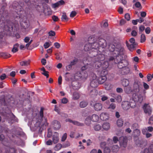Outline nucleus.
<instances>
[{"label": "nucleus", "instance_id": "obj_63", "mask_svg": "<svg viewBox=\"0 0 153 153\" xmlns=\"http://www.w3.org/2000/svg\"><path fill=\"white\" fill-rule=\"evenodd\" d=\"M48 34L50 36H53L55 35V33L53 31L51 30L49 32Z\"/></svg>", "mask_w": 153, "mask_h": 153}, {"label": "nucleus", "instance_id": "obj_52", "mask_svg": "<svg viewBox=\"0 0 153 153\" xmlns=\"http://www.w3.org/2000/svg\"><path fill=\"white\" fill-rule=\"evenodd\" d=\"M30 25V24L29 23H27V22H25L23 25V27L25 29H27L29 27Z\"/></svg>", "mask_w": 153, "mask_h": 153}, {"label": "nucleus", "instance_id": "obj_9", "mask_svg": "<svg viewBox=\"0 0 153 153\" xmlns=\"http://www.w3.org/2000/svg\"><path fill=\"white\" fill-rule=\"evenodd\" d=\"M27 5L29 9L31 8L34 5V4L38 0H22Z\"/></svg>", "mask_w": 153, "mask_h": 153}, {"label": "nucleus", "instance_id": "obj_18", "mask_svg": "<svg viewBox=\"0 0 153 153\" xmlns=\"http://www.w3.org/2000/svg\"><path fill=\"white\" fill-rule=\"evenodd\" d=\"M76 74L79 75V76L83 79H86L88 76V74L87 72H84L82 71L81 73L77 72Z\"/></svg>", "mask_w": 153, "mask_h": 153}, {"label": "nucleus", "instance_id": "obj_47", "mask_svg": "<svg viewBox=\"0 0 153 153\" xmlns=\"http://www.w3.org/2000/svg\"><path fill=\"white\" fill-rule=\"evenodd\" d=\"M105 88L106 90H109L111 88V85L110 83H105Z\"/></svg>", "mask_w": 153, "mask_h": 153}, {"label": "nucleus", "instance_id": "obj_48", "mask_svg": "<svg viewBox=\"0 0 153 153\" xmlns=\"http://www.w3.org/2000/svg\"><path fill=\"white\" fill-rule=\"evenodd\" d=\"M140 134V130L137 129H134V137H138Z\"/></svg>", "mask_w": 153, "mask_h": 153}, {"label": "nucleus", "instance_id": "obj_34", "mask_svg": "<svg viewBox=\"0 0 153 153\" xmlns=\"http://www.w3.org/2000/svg\"><path fill=\"white\" fill-rule=\"evenodd\" d=\"M102 128L104 129L107 130H108L110 128V124L107 122L104 123L102 125Z\"/></svg>", "mask_w": 153, "mask_h": 153}, {"label": "nucleus", "instance_id": "obj_40", "mask_svg": "<svg viewBox=\"0 0 153 153\" xmlns=\"http://www.w3.org/2000/svg\"><path fill=\"white\" fill-rule=\"evenodd\" d=\"M134 6L135 7L138 8L139 10H141L142 9V7L141 3L139 1L136 2L134 3Z\"/></svg>", "mask_w": 153, "mask_h": 153}, {"label": "nucleus", "instance_id": "obj_58", "mask_svg": "<svg viewBox=\"0 0 153 153\" xmlns=\"http://www.w3.org/2000/svg\"><path fill=\"white\" fill-rule=\"evenodd\" d=\"M101 97V100L102 101H104L107 100L108 98V97L105 95L102 96Z\"/></svg>", "mask_w": 153, "mask_h": 153}, {"label": "nucleus", "instance_id": "obj_46", "mask_svg": "<svg viewBox=\"0 0 153 153\" xmlns=\"http://www.w3.org/2000/svg\"><path fill=\"white\" fill-rule=\"evenodd\" d=\"M78 61L77 58H75L73 61L71 62L70 64L72 66L75 65Z\"/></svg>", "mask_w": 153, "mask_h": 153}, {"label": "nucleus", "instance_id": "obj_53", "mask_svg": "<svg viewBox=\"0 0 153 153\" xmlns=\"http://www.w3.org/2000/svg\"><path fill=\"white\" fill-rule=\"evenodd\" d=\"M143 141L142 140H137L135 141V143L136 145L138 146H141V145L143 143Z\"/></svg>", "mask_w": 153, "mask_h": 153}, {"label": "nucleus", "instance_id": "obj_59", "mask_svg": "<svg viewBox=\"0 0 153 153\" xmlns=\"http://www.w3.org/2000/svg\"><path fill=\"white\" fill-rule=\"evenodd\" d=\"M115 99L118 102H120L122 101L121 97L120 95H118L116 97Z\"/></svg>", "mask_w": 153, "mask_h": 153}, {"label": "nucleus", "instance_id": "obj_37", "mask_svg": "<svg viewBox=\"0 0 153 153\" xmlns=\"http://www.w3.org/2000/svg\"><path fill=\"white\" fill-rule=\"evenodd\" d=\"M88 104V102L87 101H83L80 102L79 106L81 108H84L86 107Z\"/></svg>", "mask_w": 153, "mask_h": 153}, {"label": "nucleus", "instance_id": "obj_44", "mask_svg": "<svg viewBox=\"0 0 153 153\" xmlns=\"http://www.w3.org/2000/svg\"><path fill=\"white\" fill-rule=\"evenodd\" d=\"M0 103L2 105H6V103L5 98L4 97H0Z\"/></svg>", "mask_w": 153, "mask_h": 153}, {"label": "nucleus", "instance_id": "obj_41", "mask_svg": "<svg viewBox=\"0 0 153 153\" xmlns=\"http://www.w3.org/2000/svg\"><path fill=\"white\" fill-rule=\"evenodd\" d=\"M30 61H22L20 62V65L22 66H26L29 64Z\"/></svg>", "mask_w": 153, "mask_h": 153}, {"label": "nucleus", "instance_id": "obj_33", "mask_svg": "<svg viewBox=\"0 0 153 153\" xmlns=\"http://www.w3.org/2000/svg\"><path fill=\"white\" fill-rule=\"evenodd\" d=\"M91 117V120L94 122H97L99 119V117L98 115L96 114H93Z\"/></svg>", "mask_w": 153, "mask_h": 153}, {"label": "nucleus", "instance_id": "obj_10", "mask_svg": "<svg viewBox=\"0 0 153 153\" xmlns=\"http://www.w3.org/2000/svg\"><path fill=\"white\" fill-rule=\"evenodd\" d=\"M51 125L55 130L59 129L61 126L60 123L56 120L53 121L52 122Z\"/></svg>", "mask_w": 153, "mask_h": 153}, {"label": "nucleus", "instance_id": "obj_39", "mask_svg": "<svg viewBox=\"0 0 153 153\" xmlns=\"http://www.w3.org/2000/svg\"><path fill=\"white\" fill-rule=\"evenodd\" d=\"M122 83L123 86L126 87L129 85V81L128 79H124L122 81Z\"/></svg>", "mask_w": 153, "mask_h": 153}, {"label": "nucleus", "instance_id": "obj_31", "mask_svg": "<svg viewBox=\"0 0 153 153\" xmlns=\"http://www.w3.org/2000/svg\"><path fill=\"white\" fill-rule=\"evenodd\" d=\"M10 54L7 53L2 52L0 53V56L4 58H7L11 56Z\"/></svg>", "mask_w": 153, "mask_h": 153}, {"label": "nucleus", "instance_id": "obj_36", "mask_svg": "<svg viewBox=\"0 0 153 153\" xmlns=\"http://www.w3.org/2000/svg\"><path fill=\"white\" fill-rule=\"evenodd\" d=\"M124 121L122 119H118L117 121V124L119 127H122Z\"/></svg>", "mask_w": 153, "mask_h": 153}, {"label": "nucleus", "instance_id": "obj_20", "mask_svg": "<svg viewBox=\"0 0 153 153\" xmlns=\"http://www.w3.org/2000/svg\"><path fill=\"white\" fill-rule=\"evenodd\" d=\"M107 79L106 76H100L98 77L97 80L100 84H102L104 83Z\"/></svg>", "mask_w": 153, "mask_h": 153}, {"label": "nucleus", "instance_id": "obj_3", "mask_svg": "<svg viewBox=\"0 0 153 153\" xmlns=\"http://www.w3.org/2000/svg\"><path fill=\"white\" fill-rule=\"evenodd\" d=\"M105 59V56L104 54L100 53L98 54L94 59L95 68L96 69L99 68L101 66V61H103Z\"/></svg>", "mask_w": 153, "mask_h": 153}, {"label": "nucleus", "instance_id": "obj_2", "mask_svg": "<svg viewBox=\"0 0 153 153\" xmlns=\"http://www.w3.org/2000/svg\"><path fill=\"white\" fill-rule=\"evenodd\" d=\"M142 85L140 82H134V92L137 93H134V94H135L134 96V102H137L140 103L142 102L143 97L139 93L140 91L142 90Z\"/></svg>", "mask_w": 153, "mask_h": 153}, {"label": "nucleus", "instance_id": "obj_38", "mask_svg": "<svg viewBox=\"0 0 153 153\" xmlns=\"http://www.w3.org/2000/svg\"><path fill=\"white\" fill-rule=\"evenodd\" d=\"M19 47V45L18 43H16L14 45L13 48L12 50V51L13 53H15L18 50V47Z\"/></svg>", "mask_w": 153, "mask_h": 153}, {"label": "nucleus", "instance_id": "obj_60", "mask_svg": "<svg viewBox=\"0 0 153 153\" xmlns=\"http://www.w3.org/2000/svg\"><path fill=\"white\" fill-rule=\"evenodd\" d=\"M67 138V134L64 133L62 137L61 140L62 141H64Z\"/></svg>", "mask_w": 153, "mask_h": 153}, {"label": "nucleus", "instance_id": "obj_54", "mask_svg": "<svg viewBox=\"0 0 153 153\" xmlns=\"http://www.w3.org/2000/svg\"><path fill=\"white\" fill-rule=\"evenodd\" d=\"M148 123L149 125H153V115L149 118Z\"/></svg>", "mask_w": 153, "mask_h": 153}, {"label": "nucleus", "instance_id": "obj_55", "mask_svg": "<svg viewBox=\"0 0 153 153\" xmlns=\"http://www.w3.org/2000/svg\"><path fill=\"white\" fill-rule=\"evenodd\" d=\"M110 149L108 147H105L104 149V153H110Z\"/></svg>", "mask_w": 153, "mask_h": 153}, {"label": "nucleus", "instance_id": "obj_61", "mask_svg": "<svg viewBox=\"0 0 153 153\" xmlns=\"http://www.w3.org/2000/svg\"><path fill=\"white\" fill-rule=\"evenodd\" d=\"M61 102L63 104H66L68 102V100L66 98H64L62 99Z\"/></svg>", "mask_w": 153, "mask_h": 153}, {"label": "nucleus", "instance_id": "obj_27", "mask_svg": "<svg viewBox=\"0 0 153 153\" xmlns=\"http://www.w3.org/2000/svg\"><path fill=\"white\" fill-rule=\"evenodd\" d=\"M109 66L108 62L107 61H104L102 64L101 63V66L99 68L107 69Z\"/></svg>", "mask_w": 153, "mask_h": 153}, {"label": "nucleus", "instance_id": "obj_49", "mask_svg": "<svg viewBox=\"0 0 153 153\" xmlns=\"http://www.w3.org/2000/svg\"><path fill=\"white\" fill-rule=\"evenodd\" d=\"M62 147L61 144L58 143L54 147V149L56 151H58L61 149Z\"/></svg>", "mask_w": 153, "mask_h": 153}, {"label": "nucleus", "instance_id": "obj_14", "mask_svg": "<svg viewBox=\"0 0 153 153\" xmlns=\"http://www.w3.org/2000/svg\"><path fill=\"white\" fill-rule=\"evenodd\" d=\"M98 53L97 50L92 49L90 51L89 56L91 58H92V60L93 61L94 59L97 55Z\"/></svg>", "mask_w": 153, "mask_h": 153}, {"label": "nucleus", "instance_id": "obj_57", "mask_svg": "<svg viewBox=\"0 0 153 153\" xmlns=\"http://www.w3.org/2000/svg\"><path fill=\"white\" fill-rule=\"evenodd\" d=\"M76 12L75 11H72L70 14V17L73 18L76 15Z\"/></svg>", "mask_w": 153, "mask_h": 153}, {"label": "nucleus", "instance_id": "obj_32", "mask_svg": "<svg viewBox=\"0 0 153 153\" xmlns=\"http://www.w3.org/2000/svg\"><path fill=\"white\" fill-rule=\"evenodd\" d=\"M91 121L92 120L91 117L88 116L85 119V123L86 125L89 126L91 124Z\"/></svg>", "mask_w": 153, "mask_h": 153}, {"label": "nucleus", "instance_id": "obj_11", "mask_svg": "<svg viewBox=\"0 0 153 153\" xmlns=\"http://www.w3.org/2000/svg\"><path fill=\"white\" fill-rule=\"evenodd\" d=\"M66 122H69L70 123H71L74 125L79 126H84V124L83 123H81L75 120H72L67 118L65 120Z\"/></svg>", "mask_w": 153, "mask_h": 153}, {"label": "nucleus", "instance_id": "obj_17", "mask_svg": "<svg viewBox=\"0 0 153 153\" xmlns=\"http://www.w3.org/2000/svg\"><path fill=\"white\" fill-rule=\"evenodd\" d=\"M59 134L57 132H55L53 135L52 140L54 144L57 143L59 141Z\"/></svg>", "mask_w": 153, "mask_h": 153}, {"label": "nucleus", "instance_id": "obj_6", "mask_svg": "<svg viewBox=\"0 0 153 153\" xmlns=\"http://www.w3.org/2000/svg\"><path fill=\"white\" fill-rule=\"evenodd\" d=\"M13 6L14 9H15L17 12H21L24 10L25 7L24 2L19 1V3L15 1L13 4Z\"/></svg>", "mask_w": 153, "mask_h": 153}, {"label": "nucleus", "instance_id": "obj_19", "mask_svg": "<svg viewBox=\"0 0 153 153\" xmlns=\"http://www.w3.org/2000/svg\"><path fill=\"white\" fill-rule=\"evenodd\" d=\"M94 109L95 111H99L102 108V105L100 103H97L93 105Z\"/></svg>", "mask_w": 153, "mask_h": 153}, {"label": "nucleus", "instance_id": "obj_21", "mask_svg": "<svg viewBox=\"0 0 153 153\" xmlns=\"http://www.w3.org/2000/svg\"><path fill=\"white\" fill-rule=\"evenodd\" d=\"M153 153V145H150L148 148L145 149L143 151V153Z\"/></svg>", "mask_w": 153, "mask_h": 153}, {"label": "nucleus", "instance_id": "obj_5", "mask_svg": "<svg viewBox=\"0 0 153 153\" xmlns=\"http://www.w3.org/2000/svg\"><path fill=\"white\" fill-rule=\"evenodd\" d=\"M97 41L100 46V47H99V52L101 53L105 51V48L107 45L106 40L100 38Z\"/></svg>", "mask_w": 153, "mask_h": 153}, {"label": "nucleus", "instance_id": "obj_64", "mask_svg": "<svg viewBox=\"0 0 153 153\" xmlns=\"http://www.w3.org/2000/svg\"><path fill=\"white\" fill-rule=\"evenodd\" d=\"M50 44L48 42H46L44 45V46L45 49L48 48L50 46Z\"/></svg>", "mask_w": 153, "mask_h": 153}, {"label": "nucleus", "instance_id": "obj_25", "mask_svg": "<svg viewBox=\"0 0 153 153\" xmlns=\"http://www.w3.org/2000/svg\"><path fill=\"white\" fill-rule=\"evenodd\" d=\"M84 49L86 51H89L92 50V47L91 42H88L85 44L84 47Z\"/></svg>", "mask_w": 153, "mask_h": 153}, {"label": "nucleus", "instance_id": "obj_43", "mask_svg": "<svg viewBox=\"0 0 153 153\" xmlns=\"http://www.w3.org/2000/svg\"><path fill=\"white\" fill-rule=\"evenodd\" d=\"M144 21L143 19L140 17L139 19H137L136 20H134V25H136L137 24V22L141 23Z\"/></svg>", "mask_w": 153, "mask_h": 153}, {"label": "nucleus", "instance_id": "obj_51", "mask_svg": "<svg viewBox=\"0 0 153 153\" xmlns=\"http://www.w3.org/2000/svg\"><path fill=\"white\" fill-rule=\"evenodd\" d=\"M146 40V38L144 34H142L140 36V42L143 43L145 42Z\"/></svg>", "mask_w": 153, "mask_h": 153}, {"label": "nucleus", "instance_id": "obj_26", "mask_svg": "<svg viewBox=\"0 0 153 153\" xmlns=\"http://www.w3.org/2000/svg\"><path fill=\"white\" fill-rule=\"evenodd\" d=\"M2 151L0 149V153H2ZM3 153H16V150L15 148H10L5 150V152Z\"/></svg>", "mask_w": 153, "mask_h": 153}, {"label": "nucleus", "instance_id": "obj_29", "mask_svg": "<svg viewBox=\"0 0 153 153\" xmlns=\"http://www.w3.org/2000/svg\"><path fill=\"white\" fill-rule=\"evenodd\" d=\"M65 2L63 0L58 1L56 3L53 4V7L56 8L58 7L59 6L64 4Z\"/></svg>", "mask_w": 153, "mask_h": 153}, {"label": "nucleus", "instance_id": "obj_4", "mask_svg": "<svg viewBox=\"0 0 153 153\" xmlns=\"http://www.w3.org/2000/svg\"><path fill=\"white\" fill-rule=\"evenodd\" d=\"M132 101H134V98L133 97L131 99H130V102L127 101H123L122 103V107L125 110H127L130 107L133 108L134 106L133 105H132Z\"/></svg>", "mask_w": 153, "mask_h": 153}, {"label": "nucleus", "instance_id": "obj_12", "mask_svg": "<svg viewBox=\"0 0 153 153\" xmlns=\"http://www.w3.org/2000/svg\"><path fill=\"white\" fill-rule=\"evenodd\" d=\"M119 72L122 75H126L130 72V69L127 66L122 68L119 70Z\"/></svg>", "mask_w": 153, "mask_h": 153}, {"label": "nucleus", "instance_id": "obj_42", "mask_svg": "<svg viewBox=\"0 0 153 153\" xmlns=\"http://www.w3.org/2000/svg\"><path fill=\"white\" fill-rule=\"evenodd\" d=\"M61 19L62 21H67L68 20V19L65 13H63V15L62 16Z\"/></svg>", "mask_w": 153, "mask_h": 153}, {"label": "nucleus", "instance_id": "obj_16", "mask_svg": "<svg viewBox=\"0 0 153 153\" xmlns=\"http://www.w3.org/2000/svg\"><path fill=\"white\" fill-rule=\"evenodd\" d=\"M98 74L100 76H106V75L108 74V70L107 69H104L99 68L98 69Z\"/></svg>", "mask_w": 153, "mask_h": 153}, {"label": "nucleus", "instance_id": "obj_22", "mask_svg": "<svg viewBox=\"0 0 153 153\" xmlns=\"http://www.w3.org/2000/svg\"><path fill=\"white\" fill-rule=\"evenodd\" d=\"M98 82L96 79H93L91 82L90 85L93 88L97 87L98 84Z\"/></svg>", "mask_w": 153, "mask_h": 153}, {"label": "nucleus", "instance_id": "obj_56", "mask_svg": "<svg viewBox=\"0 0 153 153\" xmlns=\"http://www.w3.org/2000/svg\"><path fill=\"white\" fill-rule=\"evenodd\" d=\"M116 108V105L114 103H111V104L108 108L109 109H114Z\"/></svg>", "mask_w": 153, "mask_h": 153}, {"label": "nucleus", "instance_id": "obj_30", "mask_svg": "<svg viewBox=\"0 0 153 153\" xmlns=\"http://www.w3.org/2000/svg\"><path fill=\"white\" fill-rule=\"evenodd\" d=\"M125 92L127 94H130L133 92V90L131 89V86L129 85L128 86H126L124 89Z\"/></svg>", "mask_w": 153, "mask_h": 153}, {"label": "nucleus", "instance_id": "obj_13", "mask_svg": "<svg viewBox=\"0 0 153 153\" xmlns=\"http://www.w3.org/2000/svg\"><path fill=\"white\" fill-rule=\"evenodd\" d=\"M119 143L121 147L125 148L127 145V140L124 137H120L119 140Z\"/></svg>", "mask_w": 153, "mask_h": 153}, {"label": "nucleus", "instance_id": "obj_50", "mask_svg": "<svg viewBox=\"0 0 153 153\" xmlns=\"http://www.w3.org/2000/svg\"><path fill=\"white\" fill-rule=\"evenodd\" d=\"M94 128L95 130L96 131H98L101 129V126L99 124H97L94 126Z\"/></svg>", "mask_w": 153, "mask_h": 153}, {"label": "nucleus", "instance_id": "obj_28", "mask_svg": "<svg viewBox=\"0 0 153 153\" xmlns=\"http://www.w3.org/2000/svg\"><path fill=\"white\" fill-rule=\"evenodd\" d=\"M92 49L97 50L99 51V47L100 46L97 41L94 42L93 43H91Z\"/></svg>", "mask_w": 153, "mask_h": 153}, {"label": "nucleus", "instance_id": "obj_1", "mask_svg": "<svg viewBox=\"0 0 153 153\" xmlns=\"http://www.w3.org/2000/svg\"><path fill=\"white\" fill-rule=\"evenodd\" d=\"M108 50L113 52V54L116 56L115 60V63L117 64V66L120 69L128 66V62L125 59L126 56L124 54L125 51L123 46L119 43L110 44L108 46Z\"/></svg>", "mask_w": 153, "mask_h": 153}, {"label": "nucleus", "instance_id": "obj_45", "mask_svg": "<svg viewBox=\"0 0 153 153\" xmlns=\"http://www.w3.org/2000/svg\"><path fill=\"white\" fill-rule=\"evenodd\" d=\"M109 51L111 53V54H112L113 56H110L108 59L109 61H112L114 60V62H115V60L116 59V56H114V55L113 54V52L111 51H110L109 50Z\"/></svg>", "mask_w": 153, "mask_h": 153}, {"label": "nucleus", "instance_id": "obj_35", "mask_svg": "<svg viewBox=\"0 0 153 153\" xmlns=\"http://www.w3.org/2000/svg\"><path fill=\"white\" fill-rule=\"evenodd\" d=\"M80 95L77 92H74L73 94V99L74 100H77L79 98Z\"/></svg>", "mask_w": 153, "mask_h": 153}, {"label": "nucleus", "instance_id": "obj_23", "mask_svg": "<svg viewBox=\"0 0 153 153\" xmlns=\"http://www.w3.org/2000/svg\"><path fill=\"white\" fill-rule=\"evenodd\" d=\"M98 92L95 89L91 90L89 93V95L92 98H95L97 95Z\"/></svg>", "mask_w": 153, "mask_h": 153}, {"label": "nucleus", "instance_id": "obj_7", "mask_svg": "<svg viewBox=\"0 0 153 153\" xmlns=\"http://www.w3.org/2000/svg\"><path fill=\"white\" fill-rule=\"evenodd\" d=\"M142 108L145 114H148L149 116L151 115L152 111V109L149 104L145 103Z\"/></svg>", "mask_w": 153, "mask_h": 153}, {"label": "nucleus", "instance_id": "obj_15", "mask_svg": "<svg viewBox=\"0 0 153 153\" xmlns=\"http://www.w3.org/2000/svg\"><path fill=\"white\" fill-rule=\"evenodd\" d=\"M12 116H10V117L8 119V123L11 124L14 122H18V119L12 113Z\"/></svg>", "mask_w": 153, "mask_h": 153}, {"label": "nucleus", "instance_id": "obj_62", "mask_svg": "<svg viewBox=\"0 0 153 153\" xmlns=\"http://www.w3.org/2000/svg\"><path fill=\"white\" fill-rule=\"evenodd\" d=\"M147 78L148 81L149 82L152 79L151 74H148L147 75Z\"/></svg>", "mask_w": 153, "mask_h": 153}, {"label": "nucleus", "instance_id": "obj_8", "mask_svg": "<svg viewBox=\"0 0 153 153\" xmlns=\"http://www.w3.org/2000/svg\"><path fill=\"white\" fill-rule=\"evenodd\" d=\"M126 46L130 51H132L134 50V38H131L129 40V43L126 41Z\"/></svg>", "mask_w": 153, "mask_h": 153}, {"label": "nucleus", "instance_id": "obj_24", "mask_svg": "<svg viewBox=\"0 0 153 153\" xmlns=\"http://www.w3.org/2000/svg\"><path fill=\"white\" fill-rule=\"evenodd\" d=\"M100 119L103 121H105L108 119V114L105 113H102L100 116Z\"/></svg>", "mask_w": 153, "mask_h": 153}]
</instances>
